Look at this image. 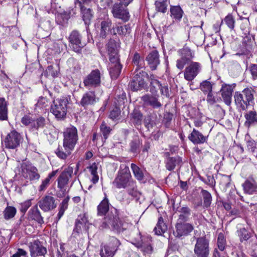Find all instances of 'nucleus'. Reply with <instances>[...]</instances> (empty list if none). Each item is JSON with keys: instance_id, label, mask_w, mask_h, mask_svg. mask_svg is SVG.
I'll return each instance as SVG.
<instances>
[{"instance_id": "423d86ee", "label": "nucleus", "mask_w": 257, "mask_h": 257, "mask_svg": "<svg viewBox=\"0 0 257 257\" xmlns=\"http://www.w3.org/2000/svg\"><path fill=\"white\" fill-rule=\"evenodd\" d=\"M67 100L65 99L54 100L51 106V112L58 119L65 117L67 113Z\"/></svg>"}, {"instance_id": "f3484780", "label": "nucleus", "mask_w": 257, "mask_h": 257, "mask_svg": "<svg viewBox=\"0 0 257 257\" xmlns=\"http://www.w3.org/2000/svg\"><path fill=\"white\" fill-rule=\"evenodd\" d=\"M70 47L76 53H80L82 48L83 47L81 42V36L79 33L73 31L69 37Z\"/></svg>"}, {"instance_id": "37998d69", "label": "nucleus", "mask_w": 257, "mask_h": 257, "mask_svg": "<svg viewBox=\"0 0 257 257\" xmlns=\"http://www.w3.org/2000/svg\"><path fill=\"white\" fill-rule=\"evenodd\" d=\"M201 195L203 199V204L204 207H208L210 205L212 201L211 194L206 190H202Z\"/></svg>"}, {"instance_id": "0e129e2a", "label": "nucleus", "mask_w": 257, "mask_h": 257, "mask_svg": "<svg viewBox=\"0 0 257 257\" xmlns=\"http://www.w3.org/2000/svg\"><path fill=\"white\" fill-rule=\"evenodd\" d=\"M69 199H70V197L69 196H67L62 201V202L60 203V206H59L60 210L65 211L67 209L68 206V202H69Z\"/></svg>"}, {"instance_id": "603ef678", "label": "nucleus", "mask_w": 257, "mask_h": 257, "mask_svg": "<svg viewBox=\"0 0 257 257\" xmlns=\"http://www.w3.org/2000/svg\"><path fill=\"white\" fill-rule=\"evenodd\" d=\"M238 232L241 241L247 240L250 237V233L244 228H241Z\"/></svg>"}, {"instance_id": "c85d7f7f", "label": "nucleus", "mask_w": 257, "mask_h": 257, "mask_svg": "<svg viewBox=\"0 0 257 257\" xmlns=\"http://www.w3.org/2000/svg\"><path fill=\"white\" fill-rule=\"evenodd\" d=\"M189 140L194 144H202L205 142V138L203 135L194 129L189 136Z\"/></svg>"}, {"instance_id": "e433bc0d", "label": "nucleus", "mask_w": 257, "mask_h": 257, "mask_svg": "<svg viewBox=\"0 0 257 257\" xmlns=\"http://www.w3.org/2000/svg\"><path fill=\"white\" fill-rule=\"evenodd\" d=\"M182 163V160L179 157L170 158L166 163V168L169 171L173 170L177 165H179Z\"/></svg>"}, {"instance_id": "338daca9", "label": "nucleus", "mask_w": 257, "mask_h": 257, "mask_svg": "<svg viewBox=\"0 0 257 257\" xmlns=\"http://www.w3.org/2000/svg\"><path fill=\"white\" fill-rule=\"evenodd\" d=\"M120 115V110L117 108L112 110L109 114L110 118L114 120L117 119Z\"/></svg>"}, {"instance_id": "f257e3e1", "label": "nucleus", "mask_w": 257, "mask_h": 257, "mask_svg": "<svg viewBox=\"0 0 257 257\" xmlns=\"http://www.w3.org/2000/svg\"><path fill=\"white\" fill-rule=\"evenodd\" d=\"M63 149L58 148L56 151L57 156L61 159H66L73 151L78 140V131L74 126L67 127L63 132Z\"/></svg>"}, {"instance_id": "39448f33", "label": "nucleus", "mask_w": 257, "mask_h": 257, "mask_svg": "<svg viewBox=\"0 0 257 257\" xmlns=\"http://www.w3.org/2000/svg\"><path fill=\"white\" fill-rule=\"evenodd\" d=\"M120 242L116 237L112 236L108 241L101 246L100 255L101 257H113L118 249Z\"/></svg>"}, {"instance_id": "c03bdc74", "label": "nucleus", "mask_w": 257, "mask_h": 257, "mask_svg": "<svg viewBox=\"0 0 257 257\" xmlns=\"http://www.w3.org/2000/svg\"><path fill=\"white\" fill-rule=\"evenodd\" d=\"M213 83L208 80H205L202 82L200 85V89L204 93H208L212 91Z\"/></svg>"}, {"instance_id": "79ce46f5", "label": "nucleus", "mask_w": 257, "mask_h": 257, "mask_svg": "<svg viewBox=\"0 0 257 257\" xmlns=\"http://www.w3.org/2000/svg\"><path fill=\"white\" fill-rule=\"evenodd\" d=\"M46 120L43 117H40L36 120H33L32 122V128L38 130L40 128H43L46 124Z\"/></svg>"}, {"instance_id": "a18cd8bd", "label": "nucleus", "mask_w": 257, "mask_h": 257, "mask_svg": "<svg viewBox=\"0 0 257 257\" xmlns=\"http://www.w3.org/2000/svg\"><path fill=\"white\" fill-rule=\"evenodd\" d=\"M131 168L135 177L139 180H142L144 179V174L142 170L136 164L132 163Z\"/></svg>"}, {"instance_id": "bf43d9fd", "label": "nucleus", "mask_w": 257, "mask_h": 257, "mask_svg": "<svg viewBox=\"0 0 257 257\" xmlns=\"http://www.w3.org/2000/svg\"><path fill=\"white\" fill-rule=\"evenodd\" d=\"M249 71L253 80L257 79V64H251L249 67Z\"/></svg>"}, {"instance_id": "9b49d317", "label": "nucleus", "mask_w": 257, "mask_h": 257, "mask_svg": "<svg viewBox=\"0 0 257 257\" xmlns=\"http://www.w3.org/2000/svg\"><path fill=\"white\" fill-rule=\"evenodd\" d=\"M22 140L23 138L19 133L16 131H13L7 135L4 142L7 148L14 149L20 145Z\"/></svg>"}, {"instance_id": "5fc2aeb1", "label": "nucleus", "mask_w": 257, "mask_h": 257, "mask_svg": "<svg viewBox=\"0 0 257 257\" xmlns=\"http://www.w3.org/2000/svg\"><path fill=\"white\" fill-rule=\"evenodd\" d=\"M223 21L230 29L234 28L235 20L232 15H228L225 17Z\"/></svg>"}, {"instance_id": "dca6fc26", "label": "nucleus", "mask_w": 257, "mask_h": 257, "mask_svg": "<svg viewBox=\"0 0 257 257\" xmlns=\"http://www.w3.org/2000/svg\"><path fill=\"white\" fill-rule=\"evenodd\" d=\"M99 35L101 38H105L110 32L111 34L112 22L109 19L99 20L98 22Z\"/></svg>"}, {"instance_id": "de8ad7c7", "label": "nucleus", "mask_w": 257, "mask_h": 257, "mask_svg": "<svg viewBox=\"0 0 257 257\" xmlns=\"http://www.w3.org/2000/svg\"><path fill=\"white\" fill-rule=\"evenodd\" d=\"M133 62L137 66L136 69H137V70L140 69L141 68H142L144 64L143 59L141 58L140 55L138 53H136L134 54L133 58Z\"/></svg>"}, {"instance_id": "f704fd0d", "label": "nucleus", "mask_w": 257, "mask_h": 257, "mask_svg": "<svg viewBox=\"0 0 257 257\" xmlns=\"http://www.w3.org/2000/svg\"><path fill=\"white\" fill-rule=\"evenodd\" d=\"M167 230V226L164 223L162 217H160L154 231L157 235H162Z\"/></svg>"}, {"instance_id": "412c9836", "label": "nucleus", "mask_w": 257, "mask_h": 257, "mask_svg": "<svg viewBox=\"0 0 257 257\" xmlns=\"http://www.w3.org/2000/svg\"><path fill=\"white\" fill-rule=\"evenodd\" d=\"M76 14V11L73 8H69L66 11L58 13L56 17L57 23L61 25H65L67 24L68 20L71 17Z\"/></svg>"}, {"instance_id": "4d7b16f0", "label": "nucleus", "mask_w": 257, "mask_h": 257, "mask_svg": "<svg viewBox=\"0 0 257 257\" xmlns=\"http://www.w3.org/2000/svg\"><path fill=\"white\" fill-rule=\"evenodd\" d=\"M221 100L220 97L215 96L212 93V91L208 92L206 100L210 104H213Z\"/></svg>"}, {"instance_id": "c9c22d12", "label": "nucleus", "mask_w": 257, "mask_h": 257, "mask_svg": "<svg viewBox=\"0 0 257 257\" xmlns=\"http://www.w3.org/2000/svg\"><path fill=\"white\" fill-rule=\"evenodd\" d=\"M83 20L86 25H89L93 17L91 10L89 8H80Z\"/></svg>"}, {"instance_id": "6ab92c4d", "label": "nucleus", "mask_w": 257, "mask_h": 257, "mask_svg": "<svg viewBox=\"0 0 257 257\" xmlns=\"http://www.w3.org/2000/svg\"><path fill=\"white\" fill-rule=\"evenodd\" d=\"M40 208L45 212L55 209L57 206L55 198L51 196H46L39 202Z\"/></svg>"}, {"instance_id": "7c9ffc66", "label": "nucleus", "mask_w": 257, "mask_h": 257, "mask_svg": "<svg viewBox=\"0 0 257 257\" xmlns=\"http://www.w3.org/2000/svg\"><path fill=\"white\" fill-rule=\"evenodd\" d=\"M109 204L106 194L103 199L101 201L97 206V214L98 215H103L107 213L109 210Z\"/></svg>"}, {"instance_id": "1a4fd4ad", "label": "nucleus", "mask_w": 257, "mask_h": 257, "mask_svg": "<svg viewBox=\"0 0 257 257\" xmlns=\"http://www.w3.org/2000/svg\"><path fill=\"white\" fill-rule=\"evenodd\" d=\"M209 251L208 240L204 236L198 238L194 248L195 253L198 257H207Z\"/></svg>"}, {"instance_id": "09e8293b", "label": "nucleus", "mask_w": 257, "mask_h": 257, "mask_svg": "<svg viewBox=\"0 0 257 257\" xmlns=\"http://www.w3.org/2000/svg\"><path fill=\"white\" fill-rule=\"evenodd\" d=\"M133 121L136 124H140L142 120L143 115L141 113L137 110H135L131 114Z\"/></svg>"}, {"instance_id": "a211bd4d", "label": "nucleus", "mask_w": 257, "mask_h": 257, "mask_svg": "<svg viewBox=\"0 0 257 257\" xmlns=\"http://www.w3.org/2000/svg\"><path fill=\"white\" fill-rule=\"evenodd\" d=\"M31 257L43 255L47 252V250L38 240L30 242L29 245Z\"/></svg>"}, {"instance_id": "0eeeda50", "label": "nucleus", "mask_w": 257, "mask_h": 257, "mask_svg": "<svg viewBox=\"0 0 257 257\" xmlns=\"http://www.w3.org/2000/svg\"><path fill=\"white\" fill-rule=\"evenodd\" d=\"M20 172L23 177L30 181L38 180L40 177L37 168L29 162L21 164Z\"/></svg>"}, {"instance_id": "f03ea898", "label": "nucleus", "mask_w": 257, "mask_h": 257, "mask_svg": "<svg viewBox=\"0 0 257 257\" xmlns=\"http://www.w3.org/2000/svg\"><path fill=\"white\" fill-rule=\"evenodd\" d=\"M101 226L102 228H111L117 232L120 233L127 229L128 224L119 220L118 212L114 208L105 216Z\"/></svg>"}, {"instance_id": "3c124183", "label": "nucleus", "mask_w": 257, "mask_h": 257, "mask_svg": "<svg viewBox=\"0 0 257 257\" xmlns=\"http://www.w3.org/2000/svg\"><path fill=\"white\" fill-rule=\"evenodd\" d=\"M156 10L158 12L165 13L167 10V4L166 1H157L155 3Z\"/></svg>"}, {"instance_id": "864d4df0", "label": "nucleus", "mask_w": 257, "mask_h": 257, "mask_svg": "<svg viewBox=\"0 0 257 257\" xmlns=\"http://www.w3.org/2000/svg\"><path fill=\"white\" fill-rule=\"evenodd\" d=\"M107 51L108 53L117 52V45L115 41L109 40L107 44Z\"/></svg>"}, {"instance_id": "5701e85b", "label": "nucleus", "mask_w": 257, "mask_h": 257, "mask_svg": "<svg viewBox=\"0 0 257 257\" xmlns=\"http://www.w3.org/2000/svg\"><path fill=\"white\" fill-rule=\"evenodd\" d=\"M245 193L252 194L257 192V182L252 178H249L242 184Z\"/></svg>"}, {"instance_id": "a19ab883", "label": "nucleus", "mask_w": 257, "mask_h": 257, "mask_svg": "<svg viewBox=\"0 0 257 257\" xmlns=\"http://www.w3.org/2000/svg\"><path fill=\"white\" fill-rule=\"evenodd\" d=\"M7 118L6 102L4 98H0V120H6Z\"/></svg>"}, {"instance_id": "b1692460", "label": "nucleus", "mask_w": 257, "mask_h": 257, "mask_svg": "<svg viewBox=\"0 0 257 257\" xmlns=\"http://www.w3.org/2000/svg\"><path fill=\"white\" fill-rule=\"evenodd\" d=\"M146 61L152 70H155L160 64L159 55L157 50L150 52L146 57Z\"/></svg>"}, {"instance_id": "ddd939ff", "label": "nucleus", "mask_w": 257, "mask_h": 257, "mask_svg": "<svg viewBox=\"0 0 257 257\" xmlns=\"http://www.w3.org/2000/svg\"><path fill=\"white\" fill-rule=\"evenodd\" d=\"M201 68V64L199 63L192 62L184 70V78L188 81H192L199 74Z\"/></svg>"}, {"instance_id": "473e14b6", "label": "nucleus", "mask_w": 257, "mask_h": 257, "mask_svg": "<svg viewBox=\"0 0 257 257\" xmlns=\"http://www.w3.org/2000/svg\"><path fill=\"white\" fill-rule=\"evenodd\" d=\"M147 75V74L143 70H141L140 69L137 70V69H136L135 76L133 77V79L137 81L139 83H140V85L141 84L144 86H146V83L145 81V79L146 78Z\"/></svg>"}, {"instance_id": "4be33fe9", "label": "nucleus", "mask_w": 257, "mask_h": 257, "mask_svg": "<svg viewBox=\"0 0 257 257\" xmlns=\"http://www.w3.org/2000/svg\"><path fill=\"white\" fill-rule=\"evenodd\" d=\"M193 229L192 225L189 223L178 222L176 225V231L174 232L177 237L187 235Z\"/></svg>"}, {"instance_id": "8fccbe9b", "label": "nucleus", "mask_w": 257, "mask_h": 257, "mask_svg": "<svg viewBox=\"0 0 257 257\" xmlns=\"http://www.w3.org/2000/svg\"><path fill=\"white\" fill-rule=\"evenodd\" d=\"M100 130L104 139L106 140L111 131V129L110 127L108 126L105 123L103 122L100 125Z\"/></svg>"}, {"instance_id": "ea45409f", "label": "nucleus", "mask_w": 257, "mask_h": 257, "mask_svg": "<svg viewBox=\"0 0 257 257\" xmlns=\"http://www.w3.org/2000/svg\"><path fill=\"white\" fill-rule=\"evenodd\" d=\"M17 212V209L13 206H8L4 210V217L6 220L10 219L13 218Z\"/></svg>"}, {"instance_id": "aec40b11", "label": "nucleus", "mask_w": 257, "mask_h": 257, "mask_svg": "<svg viewBox=\"0 0 257 257\" xmlns=\"http://www.w3.org/2000/svg\"><path fill=\"white\" fill-rule=\"evenodd\" d=\"M138 239L133 240V243L137 247H140L144 254L149 255L153 252V247L150 241L143 242L140 233L137 234ZM150 241V240H149Z\"/></svg>"}, {"instance_id": "9d476101", "label": "nucleus", "mask_w": 257, "mask_h": 257, "mask_svg": "<svg viewBox=\"0 0 257 257\" xmlns=\"http://www.w3.org/2000/svg\"><path fill=\"white\" fill-rule=\"evenodd\" d=\"M73 172V168L69 167L65 169L58 177V187L62 192V195H58V197H62L65 194L66 192V189L65 188L68 184L69 179L72 177Z\"/></svg>"}, {"instance_id": "20e7f679", "label": "nucleus", "mask_w": 257, "mask_h": 257, "mask_svg": "<svg viewBox=\"0 0 257 257\" xmlns=\"http://www.w3.org/2000/svg\"><path fill=\"white\" fill-rule=\"evenodd\" d=\"M234 97L235 103L245 110L253 99V91L251 88H247L241 92H236Z\"/></svg>"}, {"instance_id": "49530a36", "label": "nucleus", "mask_w": 257, "mask_h": 257, "mask_svg": "<svg viewBox=\"0 0 257 257\" xmlns=\"http://www.w3.org/2000/svg\"><path fill=\"white\" fill-rule=\"evenodd\" d=\"M217 244L218 249L221 251H223L226 246V239L225 238L224 234L222 233H220L218 234Z\"/></svg>"}, {"instance_id": "a878e982", "label": "nucleus", "mask_w": 257, "mask_h": 257, "mask_svg": "<svg viewBox=\"0 0 257 257\" xmlns=\"http://www.w3.org/2000/svg\"><path fill=\"white\" fill-rule=\"evenodd\" d=\"M142 100L146 105H150L154 108H158L162 106L161 103L158 101V98L151 94L143 96Z\"/></svg>"}, {"instance_id": "6e6d98bb", "label": "nucleus", "mask_w": 257, "mask_h": 257, "mask_svg": "<svg viewBox=\"0 0 257 257\" xmlns=\"http://www.w3.org/2000/svg\"><path fill=\"white\" fill-rule=\"evenodd\" d=\"M108 54L109 55V60L110 62L109 66H112L113 65H115V64H120L117 52H114V53H110Z\"/></svg>"}, {"instance_id": "7ed1b4c3", "label": "nucleus", "mask_w": 257, "mask_h": 257, "mask_svg": "<svg viewBox=\"0 0 257 257\" xmlns=\"http://www.w3.org/2000/svg\"><path fill=\"white\" fill-rule=\"evenodd\" d=\"M132 176L129 168L125 164H121L113 184L118 189L125 188L130 185Z\"/></svg>"}, {"instance_id": "052dcab7", "label": "nucleus", "mask_w": 257, "mask_h": 257, "mask_svg": "<svg viewBox=\"0 0 257 257\" xmlns=\"http://www.w3.org/2000/svg\"><path fill=\"white\" fill-rule=\"evenodd\" d=\"M95 2L96 0H77L75 3L76 4V3H78L80 8H87L86 6H88L92 3H95Z\"/></svg>"}, {"instance_id": "69168bd1", "label": "nucleus", "mask_w": 257, "mask_h": 257, "mask_svg": "<svg viewBox=\"0 0 257 257\" xmlns=\"http://www.w3.org/2000/svg\"><path fill=\"white\" fill-rule=\"evenodd\" d=\"M140 146V142L139 140H135L132 141L130 144L131 150L132 152H137Z\"/></svg>"}, {"instance_id": "774afa93", "label": "nucleus", "mask_w": 257, "mask_h": 257, "mask_svg": "<svg viewBox=\"0 0 257 257\" xmlns=\"http://www.w3.org/2000/svg\"><path fill=\"white\" fill-rule=\"evenodd\" d=\"M33 119L29 116H25L22 119V122L26 125H30L32 127V122Z\"/></svg>"}, {"instance_id": "2f4dec72", "label": "nucleus", "mask_w": 257, "mask_h": 257, "mask_svg": "<svg viewBox=\"0 0 257 257\" xmlns=\"http://www.w3.org/2000/svg\"><path fill=\"white\" fill-rule=\"evenodd\" d=\"M29 217L32 220H36L39 223L44 222L43 218L42 217L40 211L38 210L37 206H35L31 209L29 212Z\"/></svg>"}, {"instance_id": "680f3d73", "label": "nucleus", "mask_w": 257, "mask_h": 257, "mask_svg": "<svg viewBox=\"0 0 257 257\" xmlns=\"http://www.w3.org/2000/svg\"><path fill=\"white\" fill-rule=\"evenodd\" d=\"M31 200H28L21 204L20 211L25 213L28 209L31 206Z\"/></svg>"}, {"instance_id": "4c0bfd02", "label": "nucleus", "mask_w": 257, "mask_h": 257, "mask_svg": "<svg viewBox=\"0 0 257 257\" xmlns=\"http://www.w3.org/2000/svg\"><path fill=\"white\" fill-rule=\"evenodd\" d=\"M57 171H54L50 173L48 176L42 181V184L39 186V191H45L50 184L51 180L56 175Z\"/></svg>"}, {"instance_id": "c756f323", "label": "nucleus", "mask_w": 257, "mask_h": 257, "mask_svg": "<svg viewBox=\"0 0 257 257\" xmlns=\"http://www.w3.org/2000/svg\"><path fill=\"white\" fill-rule=\"evenodd\" d=\"M127 33H130V29L126 25L122 26L119 24H115L111 29V34L114 35H125Z\"/></svg>"}, {"instance_id": "58836bf2", "label": "nucleus", "mask_w": 257, "mask_h": 257, "mask_svg": "<svg viewBox=\"0 0 257 257\" xmlns=\"http://www.w3.org/2000/svg\"><path fill=\"white\" fill-rule=\"evenodd\" d=\"M109 73L112 79H116L118 76L119 75L121 69V66L120 64H115V65H113L112 66H109Z\"/></svg>"}, {"instance_id": "6e6552de", "label": "nucleus", "mask_w": 257, "mask_h": 257, "mask_svg": "<svg viewBox=\"0 0 257 257\" xmlns=\"http://www.w3.org/2000/svg\"><path fill=\"white\" fill-rule=\"evenodd\" d=\"M180 58L177 60L176 67L182 70L184 66L194 57V52L187 47H184L178 51Z\"/></svg>"}, {"instance_id": "2eb2a0df", "label": "nucleus", "mask_w": 257, "mask_h": 257, "mask_svg": "<svg viewBox=\"0 0 257 257\" xmlns=\"http://www.w3.org/2000/svg\"><path fill=\"white\" fill-rule=\"evenodd\" d=\"M83 83L85 86L89 88L98 86L100 83V73L97 70L92 71L84 79Z\"/></svg>"}, {"instance_id": "f8f14e48", "label": "nucleus", "mask_w": 257, "mask_h": 257, "mask_svg": "<svg viewBox=\"0 0 257 257\" xmlns=\"http://www.w3.org/2000/svg\"><path fill=\"white\" fill-rule=\"evenodd\" d=\"M150 92L155 95L158 90H160L162 95L169 96V90L167 85H163L160 82L155 78L154 75L150 76Z\"/></svg>"}, {"instance_id": "e2e57ef3", "label": "nucleus", "mask_w": 257, "mask_h": 257, "mask_svg": "<svg viewBox=\"0 0 257 257\" xmlns=\"http://www.w3.org/2000/svg\"><path fill=\"white\" fill-rule=\"evenodd\" d=\"M48 100L46 97H41L39 98L36 105L39 107H45L48 105Z\"/></svg>"}, {"instance_id": "72a5a7b5", "label": "nucleus", "mask_w": 257, "mask_h": 257, "mask_svg": "<svg viewBox=\"0 0 257 257\" xmlns=\"http://www.w3.org/2000/svg\"><path fill=\"white\" fill-rule=\"evenodd\" d=\"M171 17L176 21H180L184 12L180 6H173L170 8Z\"/></svg>"}, {"instance_id": "4468645a", "label": "nucleus", "mask_w": 257, "mask_h": 257, "mask_svg": "<svg viewBox=\"0 0 257 257\" xmlns=\"http://www.w3.org/2000/svg\"><path fill=\"white\" fill-rule=\"evenodd\" d=\"M123 5L121 3L114 4L112 7L111 12L114 18L126 22L130 19V14L126 8L127 6H123Z\"/></svg>"}, {"instance_id": "13d9d810", "label": "nucleus", "mask_w": 257, "mask_h": 257, "mask_svg": "<svg viewBox=\"0 0 257 257\" xmlns=\"http://www.w3.org/2000/svg\"><path fill=\"white\" fill-rule=\"evenodd\" d=\"M130 87L132 90L134 91H137L139 90L142 89L145 86L141 84L140 85V83H139V82L135 80L134 79H133L132 81L131 82L130 84Z\"/></svg>"}, {"instance_id": "cd10ccee", "label": "nucleus", "mask_w": 257, "mask_h": 257, "mask_svg": "<svg viewBox=\"0 0 257 257\" xmlns=\"http://www.w3.org/2000/svg\"><path fill=\"white\" fill-rule=\"evenodd\" d=\"M96 102V97L93 91H89L85 93L80 101L82 106H86L94 104Z\"/></svg>"}, {"instance_id": "bb28decb", "label": "nucleus", "mask_w": 257, "mask_h": 257, "mask_svg": "<svg viewBox=\"0 0 257 257\" xmlns=\"http://www.w3.org/2000/svg\"><path fill=\"white\" fill-rule=\"evenodd\" d=\"M244 117L245 121L244 125L247 128H249L257 123V113L255 111H249L246 112Z\"/></svg>"}, {"instance_id": "393cba45", "label": "nucleus", "mask_w": 257, "mask_h": 257, "mask_svg": "<svg viewBox=\"0 0 257 257\" xmlns=\"http://www.w3.org/2000/svg\"><path fill=\"white\" fill-rule=\"evenodd\" d=\"M232 88L231 85L223 84L220 90L222 97L225 104L229 105L231 103Z\"/></svg>"}]
</instances>
